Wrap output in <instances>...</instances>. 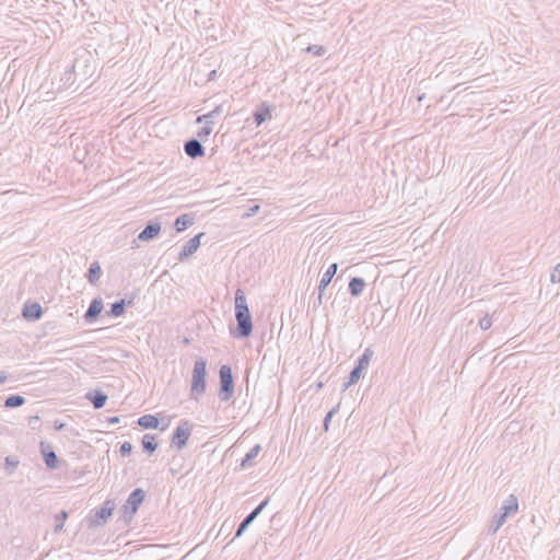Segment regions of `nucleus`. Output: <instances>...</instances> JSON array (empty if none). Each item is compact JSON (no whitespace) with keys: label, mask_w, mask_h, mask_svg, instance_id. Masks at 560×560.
Returning a JSON list of instances; mask_svg holds the SVG:
<instances>
[{"label":"nucleus","mask_w":560,"mask_h":560,"mask_svg":"<svg viewBox=\"0 0 560 560\" xmlns=\"http://www.w3.org/2000/svg\"><path fill=\"white\" fill-rule=\"evenodd\" d=\"M235 318L237 325L234 337L248 338L253 332V322L245 293L241 289L235 292Z\"/></svg>","instance_id":"obj_1"},{"label":"nucleus","mask_w":560,"mask_h":560,"mask_svg":"<svg viewBox=\"0 0 560 560\" xmlns=\"http://www.w3.org/2000/svg\"><path fill=\"white\" fill-rule=\"evenodd\" d=\"M207 376V361L202 358L198 359L194 363L190 398L198 400L199 396L203 395L207 388L206 383Z\"/></svg>","instance_id":"obj_2"},{"label":"nucleus","mask_w":560,"mask_h":560,"mask_svg":"<svg viewBox=\"0 0 560 560\" xmlns=\"http://www.w3.org/2000/svg\"><path fill=\"white\" fill-rule=\"evenodd\" d=\"M219 378V398L221 401H229L234 395V378L230 365L224 364L220 368Z\"/></svg>","instance_id":"obj_3"},{"label":"nucleus","mask_w":560,"mask_h":560,"mask_svg":"<svg viewBox=\"0 0 560 560\" xmlns=\"http://www.w3.org/2000/svg\"><path fill=\"white\" fill-rule=\"evenodd\" d=\"M192 424L188 420H183L174 430L171 446L176 447L178 451L183 450L189 440L191 434Z\"/></svg>","instance_id":"obj_4"},{"label":"nucleus","mask_w":560,"mask_h":560,"mask_svg":"<svg viewBox=\"0 0 560 560\" xmlns=\"http://www.w3.org/2000/svg\"><path fill=\"white\" fill-rule=\"evenodd\" d=\"M145 498L144 490L137 488L135 489L128 497L126 503L124 504L125 514H130L131 516L136 514L140 504L143 502Z\"/></svg>","instance_id":"obj_5"},{"label":"nucleus","mask_w":560,"mask_h":560,"mask_svg":"<svg viewBox=\"0 0 560 560\" xmlns=\"http://www.w3.org/2000/svg\"><path fill=\"white\" fill-rule=\"evenodd\" d=\"M269 498H266L258 506H256L247 516L238 525L235 537H241L242 534L247 529V527L257 518V516L262 512V510L268 505Z\"/></svg>","instance_id":"obj_6"},{"label":"nucleus","mask_w":560,"mask_h":560,"mask_svg":"<svg viewBox=\"0 0 560 560\" xmlns=\"http://www.w3.org/2000/svg\"><path fill=\"white\" fill-rule=\"evenodd\" d=\"M337 270H338V264L334 262L327 268V270L323 275V277L319 281V284H318L317 305H320L323 303L324 292H325L326 288L328 287V284L331 282Z\"/></svg>","instance_id":"obj_7"},{"label":"nucleus","mask_w":560,"mask_h":560,"mask_svg":"<svg viewBox=\"0 0 560 560\" xmlns=\"http://www.w3.org/2000/svg\"><path fill=\"white\" fill-rule=\"evenodd\" d=\"M40 453L43 455L44 462L49 469H56L59 466V459L56 455L52 446L45 442H40Z\"/></svg>","instance_id":"obj_8"},{"label":"nucleus","mask_w":560,"mask_h":560,"mask_svg":"<svg viewBox=\"0 0 560 560\" xmlns=\"http://www.w3.org/2000/svg\"><path fill=\"white\" fill-rule=\"evenodd\" d=\"M203 233H199L191 237L182 248L178 259L180 261L185 260L189 256H191L200 246V240L203 236Z\"/></svg>","instance_id":"obj_9"},{"label":"nucleus","mask_w":560,"mask_h":560,"mask_svg":"<svg viewBox=\"0 0 560 560\" xmlns=\"http://www.w3.org/2000/svg\"><path fill=\"white\" fill-rule=\"evenodd\" d=\"M185 153L191 158L197 159L205 155V148L198 139L191 138L184 144Z\"/></svg>","instance_id":"obj_10"},{"label":"nucleus","mask_w":560,"mask_h":560,"mask_svg":"<svg viewBox=\"0 0 560 560\" xmlns=\"http://www.w3.org/2000/svg\"><path fill=\"white\" fill-rule=\"evenodd\" d=\"M22 315L26 320L35 322L40 319L43 315V308L39 303H26L23 306Z\"/></svg>","instance_id":"obj_11"},{"label":"nucleus","mask_w":560,"mask_h":560,"mask_svg":"<svg viewBox=\"0 0 560 560\" xmlns=\"http://www.w3.org/2000/svg\"><path fill=\"white\" fill-rule=\"evenodd\" d=\"M114 511V505L110 501H106L104 506L96 511L94 518L92 520V524L95 526L104 524L108 517L112 516Z\"/></svg>","instance_id":"obj_12"},{"label":"nucleus","mask_w":560,"mask_h":560,"mask_svg":"<svg viewBox=\"0 0 560 560\" xmlns=\"http://www.w3.org/2000/svg\"><path fill=\"white\" fill-rule=\"evenodd\" d=\"M161 231V224L159 222H150L139 234L138 240L148 242L159 235Z\"/></svg>","instance_id":"obj_13"},{"label":"nucleus","mask_w":560,"mask_h":560,"mask_svg":"<svg viewBox=\"0 0 560 560\" xmlns=\"http://www.w3.org/2000/svg\"><path fill=\"white\" fill-rule=\"evenodd\" d=\"M103 310V302L101 299H94L89 305L84 314V319L88 323L95 320Z\"/></svg>","instance_id":"obj_14"},{"label":"nucleus","mask_w":560,"mask_h":560,"mask_svg":"<svg viewBox=\"0 0 560 560\" xmlns=\"http://www.w3.org/2000/svg\"><path fill=\"white\" fill-rule=\"evenodd\" d=\"M518 511V501L514 494H510L509 498L504 501L501 510L499 511L501 514H504V517L508 520L509 516L516 514Z\"/></svg>","instance_id":"obj_15"},{"label":"nucleus","mask_w":560,"mask_h":560,"mask_svg":"<svg viewBox=\"0 0 560 560\" xmlns=\"http://www.w3.org/2000/svg\"><path fill=\"white\" fill-rule=\"evenodd\" d=\"M86 398L92 402L95 409H101L107 401V395L102 390L95 389L86 395Z\"/></svg>","instance_id":"obj_16"},{"label":"nucleus","mask_w":560,"mask_h":560,"mask_svg":"<svg viewBox=\"0 0 560 560\" xmlns=\"http://www.w3.org/2000/svg\"><path fill=\"white\" fill-rule=\"evenodd\" d=\"M261 451V445L260 444H256L255 446H253L245 455V457L243 458L242 463H241V467L243 469L247 468V467H250L254 465V459L258 456V454L260 453Z\"/></svg>","instance_id":"obj_17"},{"label":"nucleus","mask_w":560,"mask_h":560,"mask_svg":"<svg viewBox=\"0 0 560 560\" xmlns=\"http://www.w3.org/2000/svg\"><path fill=\"white\" fill-rule=\"evenodd\" d=\"M138 424L143 429H158L160 420L154 415H144L138 419Z\"/></svg>","instance_id":"obj_18"},{"label":"nucleus","mask_w":560,"mask_h":560,"mask_svg":"<svg viewBox=\"0 0 560 560\" xmlns=\"http://www.w3.org/2000/svg\"><path fill=\"white\" fill-rule=\"evenodd\" d=\"M365 287V281L362 278L353 277L349 282V292L352 296H359Z\"/></svg>","instance_id":"obj_19"},{"label":"nucleus","mask_w":560,"mask_h":560,"mask_svg":"<svg viewBox=\"0 0 560 560\" xmlns=\"http://www.w3.org/2000/svg\"><path fill=\"white\" fill-rule=\"evenodd\" d=\"M132 301L126 302L125 300L116 301L110 305V310L107 312V315L118 317L125 313L126 306L130 305Z\"/></svg>","instance_id":"obj_20"},{"label":"nucleus","mask_w":560,"mask_h":560,"mask_svg":"<svg viewBox=\"0 0 560 560\" xmlns=\"http://www.w3.org/2000/svg\"><path fill=\"white\" fill-rule=\"evenodd\" d=\"M143 452L152 454L158 448L156 438L153 434H144L142 438Z\"/></svg>","instance_id":"obj_21"},{"label":"nucleus","mask_w":560,"mask_h":560,"mask_svg":"<svg viewBox=\"0 0 560 560\" xmlns=\"http://www.w3.org/2000/svg\"><path fill=\"white\" fill-rule=\"evenodd\" d=\"M505 522L506 518L504 517V514H501L500 512L495 513L488 527V534L494 535Z\"/></svg>","instance_id":"obj_22"},{"label":"nucleus","mask_w":560,"mask_h":560,"mask_svg":"<svg viewBox=\"0 0 560 560\" xmlns=\"http://www.w3.org/2000/svg\"><path fill=\"white\" fill-rule=\"evenodd\" d=\"M101 275L102 269L100 264L97 261L92 262L86 275L88 281L91 284H95L100 280Z\"/></svg>","instance_id":"obj_23"},{"label":"nucleus","mask_w":560,"mask_h":560,"mask_svg":"<svg viewBox=\"0 0 560 560\" xmlns=\"http://www.w3.org/2000/svg\"><path fill=\"white\" fill-rule=\"evenodd\" d=\"M194 218L190 214H182L179 215L174 223V228L176 232H183L187 229L188 225L192 224Z\"/></svg>","instance_id":"obj_24"},{"label":"nucleus","mask_w":560,"mask_h":560,"mask_svg":"<svg viewBox=\"0 0 560 560\" xmlns=\"http://www.w3.org/2000/svg\"><path fill=\"white\" fill-rule=\"evenodd\" d=\"M373 354H374L373 350L371 348H366L363 351V353L361 354V357L358 359L355 368H358L362 371L366 370Z\"/></svg>","instance_id":"obj_25"},{"label":"nucleus","mask_w":560,"mask_h":560,"mask_svg":"<svg viewBox=\"0 0 560 560\" xmlns=\"http://www.w3.org/2000/svg\"><path fill=\"white\" fill-rule=\"evenodd\" d=\"M255 122L259 126L262 122H265L267 119L271 118V114L268 107L261 106L259 109L256 110L254 114Z\"/></svg>","instance_id":"obj_26"},{"label":"nucleus","mask_w":560,"mask_h":560,"mask_svg":"<svg viewBox=\"0 0 560 560\" xmlns=\"http://www.w3.org/2000/svg\"><path fill=\"white\" fill-rule=\"evenodd\" d=\"M25 404V398L21 395H11L4 400L5 408H18Z\"/></svg>","instance_id":"obj_27"},{"label":"nucleus","mask_w":560,"mask_h":560,"mask_svg":"<svg viewBox=\"0 0 560 560\" xmlns=\"http://www.w3.org/2000/svg\"><path fill=\"white\" fill-rule=\"evenodd\" d=\"M221 113V106H217L213 110L209 112L206 115L198 116L197 122H205L206 125H212L213 118L220 115Z\"/></svg>","instance_id":"obj_28"},{"label":"nucleus","mask_w":560,"mask_h":560,"mask_svg":"<svg viewBox=\"0 0 560 560\" xmlns=\"http://www.w3.org/2000/svg\"><path fill=\"white\" fill-rule=\"evenodd\" d=\"M362 372H363L362 370L354 366L352 369V371L350 372L348 382L345 383V385H343V389H347L351 385H354L355 383H358V381L360 380V377L362 375Z\"/></svg>","instance_id":"obj_29"},{"label":"nucleus","mask_w":560,"mask_h":560,"mask_svg":"<svg viewBox=\"0 0 560 560\" xmlns=\"http://www.w3.org/2000/svg\"><path fill=\"white\" fill-rule=\"evenodd\" d=\"M4 463L8 475H12L20 464L18 457L15 456H7Z\"/></svg>","instance_id":"obj_30"},{"label":"nucleus","mask_w":560,"mask_h":560,"mask_svg":"<svg viewBox=\"0 0 560 560\" xmlns=\"http://www.w3.org/2000/svg\"><path fill=\"white\" fill-rule=\"evenodd\" d=\"M68 518V513L66 511H61L55 516V532L58 533L63 528L65 522Z\"/></svg>","instance_id":"obj_31"},{"label":"nucleus","mask_w":560,"mask_h":560,"mask_svg":"<svg viewBox=\"0 0 560 560\" xmlns=\"http://www.w3.org/2000/svg\"><path fill=\"white\" fill-rule=\"evenodd\" d=\"M306 51L312 52L315 56H323L326 52V48L324 46L310 45L306 48Z\"/></svg>","instance_id":"obj_32"},{"label":"nucleus","mask_w":560,"mask_h":560,"mask_svg":"<svg viewBox=\"0 0 560 560\" xmlns=\"http://www.w3.org/2000/svg\"><path fill=\"white\" fill-rule=\"evenodd\" d=\"M492 326V319L489 315H485L482 318H480L479 320V327L482 329V330H487L489 329L490 327Z\"/></svg>","instance_id":"obj_33"},{"label":"nucleus","mask_w":560,"mask_h":560,"mask_svg":"<svg viewBox=\"0 0 560 560\" xmlns=\"http://www.w3.org/2000/svg\"><path fill=\"white\" fill-rule=\"evenodd\" d=\"M212 132V127L211 125H206L200 128V130L198 131L197 136L200 138V139H206L208 136H210V133Z\"/></svg>","instance_id":"obj_34"},{"label":"nucleus","mask_w":560,"mask_h":560,"mask_svg":"<svg viewBox=\"0 0 560 560\" xmlns=\"http://www.w3.org/2000/svg\"><path fill=\"white\" fill-rule=\"evenodd\" d=\"M337 409H338V406L337 407H334L331 410H329L324 419V429L325 431H328V428H329V422L331 420V418L334 417V415L337 412Z\"/></svg>","instance_id":"obj_35"},{"label":"nucleus","mask_w":560,"mask_h":560,"mask_svg":"<svg viewBox=\"0 0 560 560\" xmlns=\"http://www.w3.org/2000/svg\"><path fill=\"white\" fill-rule=\"evenodd\" d=\"M259 209H260V207H259L258 205H254V206L249 207V208L246 210V212H244V213L242 214V218H243V219H248V218H250V217L255 215V214L259 211Z\"/></svg>","instance_id":"obj_36"},{"label":"nucleus","mask_w":560,"mask_h":560,"mask_svg":"<svg viewBox=\"0 0 560 560\" xmlns=\"http://www.w3.org/2000/svg\"><path fill=\"white\" fill-rule=\"evenodd\" d=\"M550 281L552 283L560 282V262L555 267L553 271L550 275Z\"/></svg>","instance_id":"obj_37"},{"label":"nucleus","mask_w":560,"mask_h":560,"mask_svg":"<svg viewBox=\"0 0 560 560\" xmlns=\"http://www.w3.org/2000/svg\"><path fill=\"white\" fill-rule=\"evenodd\" d=\"M121 456H127L132 452V444L130 442H124L119 450Z\"/></svg>","instance_id":"obj_38"},{"label":"nucleus","mask_w":560,"mask_h":560,"mask_svg":"<svg viewBox=\"0 0 560 560\" xmlns=\"http://www.w3.org/2000/svg\"><path fill=\"white\" fill-rule=\"evenodd\" d=\"M63 428H65V423L59 422V421H55L54 429H55L56 431H60V430H62Z\"/></svg>","instance_id":"obj_39"},{"label":"nucleus","mask_w":560,"mask_h":560,"mask_svg":"<svg viewBox=\"0 0 560 560\" xmlns=\"http://www.w3.org/2000/svg\"><path fill=\"white\" fill-rule=\"evenodd\" d=\"M108 422L113 423V424L119 423L120 422V418L119 417H112V418L108 419Z\"/></svg>","instance_id":"obj_40"},{"label":"nucleus","mask_w":560,"mask_h":560,"mask_svg":"<svg viewBox=\"0 0 560 560\" xmlns=\"http://www.w3.org/2000/svg\"><path fill=\"white\" fill-rule=\"evenodd\" d=\"M8 376L4 372H0V385L7 381Z\"/></svg>","instance_id":"obj_41"},{"label":"nucleus","mask_w":560,"mask_h":560,"mask_svg":"<svg viewBox=\"0 0 560 560\" xmlns=\"http://www.w3.org/2000/svg\"><path fill=\"white\" fill-rule=\"evenodd\" d=\"M217 74V71L215 70H212L210 73H209V80H213L214 77Z\"/></svg>","instance_id":"obj_42"}]
</instances>
